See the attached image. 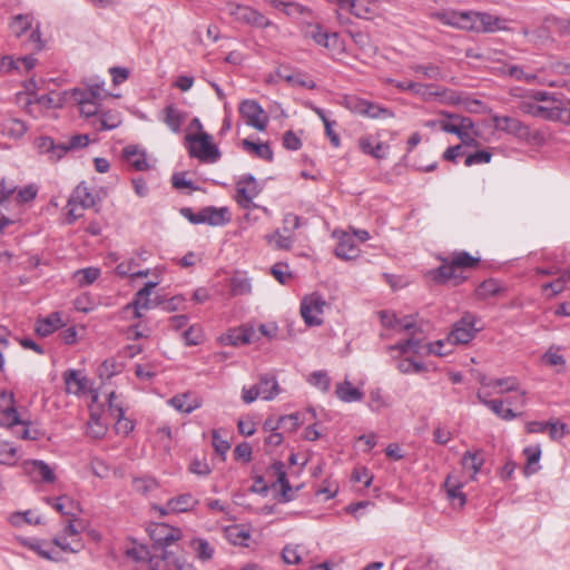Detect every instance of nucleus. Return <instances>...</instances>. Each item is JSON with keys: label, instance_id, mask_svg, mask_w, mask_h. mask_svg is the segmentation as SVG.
<instances>
[{"label": "nucleus", "instance_id": "obj_1", "mask_svg": "<svg viewBox=\"0 0 570 570\" xmlns=\"http://www.w3.org/2000/svg\"><path fill=\"white\" fill-rule=\"evenodd\" d=\"M443 24L476 33L512 31L505 19L476 11H445L439 14Z\"/></svg>", "mask_w": 570, "mask_h": 570}, {"label": "nucleus", "instance_id": "obj_2", "mask_svg": "<svg viewBox=\"0 0 570 570\" xmlns=\"http://www.w3.org/2000/svg\"><path fill=\"white\" fill-rule=\"evenodd\" d=\"M453 344L448 341V336L443 340H438L433 343L423 345L420 337L414 334L407 340L400 342L395 345H390L387 351L390 354L397 353L399 356L406 355L410 353L429 355L433 354L436 356H445L452 353Z\"/></svg>", "mask_w": 570, "mask_h": 570}, {"label": "nucleus", "instance_id": "obj_3", "mask_svg": "<svg viewBox=\"0 0 570 570\" xmlns=\"http://www.w3.org/2000/svg\"><path fill=\"white\" fill-rule=\"evenodd\" d=\"M269 4L275 11L285 14L294 21L314 28L316 32L314 30L307 31L311 36H330L328 33H320L317 17L309 7L301 2L285 0H271ZM331 36H337V33L333 32Z\"/></svg>", "mask_w": 570, "mask_h": 570}, {"label": "nucleus", "instance_id": "obj_4", "mask_svg": "<svg viewBox=\"0 0 570 570\" xmlns=\"http://www.w3.org/2000/svg\"><path fill=\"white\" fill-rule=\"evenodd\" d=\"M107 96L104 82L88 85L86 89L75 88L70 91V97L79 106L80 114L92 119L101 111L100 101Z\"/></svg>", "mask_w": 570, "mask_h": 570}, {"label": "nucleus", "instance_id": "obj_5", "mask_svg": "<svg viewBox=\"0 0 570 570\" xmlns=\"http://www.w3.org/2000/svg\"><path fill=\"white\" fill-rule=\"evenodd\" d=\"M149 535L155 544L163 549V560L168 564H171L177 570H184L185 562L176 558L173 551L165 550L166 547L180 539V529L170 527L166 523H155L149 528Z\"/></svg>", "mask_w": 570, "mask_h": 570}, {"label": "nucleus", "instance_id": "obj_6", "mask_svg": "<svg viewBox=\"0 0 570 570\" xmlns=\"http://www.w3.org/2000/svg\"><path fill=\"white\" fill-rule=\"evenodd\" d=\"M186 141L189 155L202 163L214 164L220 158L218 147L213 142L212 136L205 131L187 135Z\"/></svg>", "mask_w": 570, "mask_h": 570}, {"label": "nucleus", "instance_id": "obj_7", "mask_svg": "<svg viewBox=\"0 0 570 570\" xmlns=\"http://www.w3.org/2000/svg\"><path fill=\"white\" fill-rule=\"evenodd\" d=\"M96 204V197L90 191L89 187L85 183H80L72 191L67 207V222L72 224L82 216V213L78 209H87L94 207Z\"/></svg>", "mask_w": 570, "mask_h": 570}, {"label": "nucleus", "instance_id": "obj_8", "mask_svg": "<svg viewBox=\"0 0 570 570\" xmlns=\"http://www.w3.org/2000/svg\"><path fill=\"white\" fill-rule=\"evenodd\" d=\"M326 301L318 293L305 295L301 302V316L308 326H318L323 323Z\"/></svg>", "mask_w": 570, "mask_h": 570}, {"label": "nucleus", "instance_id": "obj_9", "mask_svg": "<svg viewBox=\"0 0 570 570\" xmlns=\"http://www.w3.org/2000/svg\"><path fill=\"white\" fill-rule=\"evenodd\" d=\"M475 324L476 317L473 314H464L461 320L453 324L452 331L448 335V341L453 345L468 344L480 331Z\"/></svg>", "mask_w": 570, "mask_h": 570}, {"label": "nucleus", "instance_id": "obj_10", "mask_svg": "<svg viewBox=\"0 0 570 570\" xmlns=\"http://www.w3.org/2000/svg\"><path fill=\"white\" fill-rule=\"evenodd\" d=\"M239 112L248 126L259 131L266 129L268 125V116L257 101H242L239 105Z\"/></svg>", "mask_w": 570, "mask_h": 570}, {"label": "nucleus", "instance_id": "obj_11", "mask_svg": "<svg viewBox=\"0 0 570 570\" xmlns=\"http://www.w3.org/2000/svg\"><path fill=\"white\" fill-rule=\"evenodd\" d=\"M451 119H458L459 124L441 121L440 129L445 132L456 135L465 146H475L478 141L471 137L470 130L473 128V121L468 117H459L455 115H446Z\"/></svg>", "mask_w": 570, "mask_h": 570}, {"label": "nucleus", "instance_id": "obj_12", "mask_svg": "<svg viewBox=\"0 0 570 570\" xmlns=\"http://www.w3.org/2000/svg\"><path fill=\"white\" fill-rule=\"evenodd\" d=\"M198 502V499H196L191 493H181L169 499L165 507L154 505V509L159 511L161 515L169 513H184L193 511L197 507Z\"/></svg>", "mask_w": 570, "mask_h": 570}, {"label": "nucleus", "instance_id": "obj_13", "mask_svg": "<svg viewBox=\"0 0 570 570\" xmlns=\"http://www.w3.org/2000/svg\"><path fill=\"white\" fill-rule=\"evenodd\" d=\"M21 468L33 482L52 483L56 480L53 470L41 460H26Z\"/></svg>", "mask_w": 570, "mask_h": 570}, {"label": "nucleus", "instance_id": "obj_14", "mask_svg": "<svg viewBox=\"0 0 570 570\" xmlns=\"http://www.w3.org/2000/svg\"><path fill=\"white\" fill-rule=\"evenodd\" d=\"M380 318L382 326L386 328L394 330L396 332H406L410 334V336L416 334L417 325L414 320V316L407 315L404 317L399 318L394 313L389 311H382L380 312Z\"/></svg>", "mask_w": 570, "mask_h": 570}, {"label": "nucleus", "instance_id": "obj_15", "mask_svg": "<svg viewBox=\"0 0 570 570\" xmlns=\"http://www.w3.org/2000/svg\"><path fill=\"white\" fill-rule=\"evenodd\" d=\"M261 188L252 175H246L236 184V200L243 208H249L253 199L259 194Z\"/></svg>", "mask_w": 570, "mask_h": 570}, {"label": "nucleus", "instance_id": "obj_16", "mask_svg": "<svg viewBox=\"0 0 570 570\" xmlns=\"http://www.w3.org/2000/svg\"><path fill=\"white\" fill-rule=\"evenodd\" d=\"M492 121L497 130L504 131L518 138H527L529 136V128L517 118L493 116Z\"/></svg>", "mask_w": 570, "mask_h": 570}, {"label": "nucleus", "instance_id": "obj_17", "mask_svg": "<svg viewBox=\"0 0 570 570\" xmlns=\"http://www.w3.org/2000/svg\"><path fill=\"white\" fill-rule=\"evenodd\" d=\"M10 31L14 36H39V23L35 20L32 14H18L12 18L10 22Z\"/></svg>", "mask_w": 570, "mask_h": 570}, {"label": "nucleus", "instance_id": "obj_18", "mask_svg": "<svg viewBox=\"0 0 570 570\" xmlns=\"http://www.w3.org/2000/svg\"><path fill=\"white\" fill-rule=\"evenodd\" d=\"M158 285V282H148L145 284L142 288H140L131 303L127 304L125 309H134V316L136 318L141 317V309H148L150 308V299L149 296L153 292V289Z\"/></svg>", "mask_w": 570, "mask_h": 570}, {"label": "nucleus", "instance_id": "obj_19", "mask_svg": "<svg viewBox=\"0 0 570 570\" xmlns=\"http://www.w3.org/2000/svg\"><path fill=\"white\" fill-rule=\"evenodd\" d=\"M66 391L70 394L79 395L88 389V379L77 370H68L63 373Z\"/></svg>", "mask_w": 570, "mask_h": 570}, {"label": "nucleus", "instance_id": "obj_20", "mask_svg": "<svg viewBox=\"0 0 570 570\" xmlns=\"http://www.w3.org/2000/svg\"><path fill=\"white\" fill-rule=\"evenodd\" d=\"M276 76L279 79L288 82L293 87L313 89L316 86L315 82L311 78H308L306 73L302 71L289 72L287 68H279L276 71Z\"/></svg>", "mask_w": 570, "mask_h": 570}, {"label": "nucleus", "instance_id": "obj_21", "mask_svg": "<svg viewBox=\"0 0 570 570\" xmlns=\"http://www.w3.org/2000/svg\"><path fill=\"white\" fill-rule=\"evenodd\" d=\"M335 395L336 397L344 403L358 402L363 399L364 393L352 385V383L346 379L341 383H337L335 386Z\"/></svg>", "mask_w": 570, "mask_h": 570}, {"label": "nucleus", "instance_id": "obj_22", "mask_svg": "<svg viewBox=\"0 0 570 570\" xmlns=\"http://www.w3.org/2000/svg\"><path fill=\"white\" fill-rule=\"evenodd\" d=\"M481 384L487 387L498 389L497 393L519 392L520 384L515 376H508L501 379H485L481 380Z\"/></svg>", "mask_w": 570, "mask_h": 570}, {"label": "nucleus", "instance_id": "obj_23", "mask_svg": "<svg viewBox=\"0 0 570 570\" xmlns=\"http://www.w3.org/2000/svg\"><path fill=\"white\" fill-rule=\"evenodd\" d=\"M358 254L360 249L354 240V236L344 233L335 248V255L343 259H354Z\"/></svg>", "mask_w": 570, "mask_h": 570}, {"label": "nucleus", "instance_id": "obj_24", "mask_svg": "<svg viewBox=\"0 0 570 570\" xmlns=\"http://www.w3.org/2000/svg\"><path fill=\"white\" fill-rule=\"evenodd\" d=\"M121 124L120 114L114 110L100 111L99 115L91 120V125L97 130L115 129Z\"/></svg>", "mask_w": 570, "mask_h": 570}, {"label": "nucleus", "instance_id": "obj_25", "mask_svg": "<svg viewBox=\"0 0 570 570\" xmlns=\"http://www.w3.org/2000/svg\"><path fill=\"white\" fill-rule=\"evenodd\" d=\"M485 462L484 453L481 450L466 451L461 460V464L465 471H471V479L474 480L475 475L481 471Z\"/></svg>", "mask_w": 570, "mask_h": 570}, {"label": "nucleus", "instance_id": "obj_26", "mask_svg": "<svg viewBox=\"0 0 570 570\" xmlns=\"http://www.w3.org/2000/svg\"><path fill=\"white\" fill-rule=\"evenodd\" d=\"M63 325L61 316L58 312L49 314L45 318H39L36 323V332L38 335L46 337Z\"/></svg>", "mask_w": 570, "mask_h": 570}, {"label": "nucleus", "instance_id": "obj_27", "mask_svg": "<svg viewBox=\"0 0 570 570\" xmlns=\"http://www.w3.org/2000/svg\"><path fill=\"white\" fill-rule=\"evenodd\" d=\"M335 3L340 10L347 11L353 16L362 19H367L371 16V9L365 3L358 0H328Z\"/></svg>", "mask_w": 570, "mask_h": 570}, {"label": "nucleus", "instance_id": "obj_28", "mask_svg": "<svg viewBox=\"0 0 570 570\" xmlns=\"http://www.w3.org/2000/svg\"><path fill=\"white\" fill-rule=\"evenodd\" d=\"M358 146L364 154L371 155L376 159H383L386 157L389 146L384 142L377 141L374 144L372 137L364 136L358 140Z\"/></svg>", "mask_w": 570, "mask_h": 570}, {"label": "nucleus", "instance_id": "obj_29", "mask_svg": "<svg viewBox=\"0 0 570 570\" xmlns=\"http://www.w3.org/2000/svg\"><path fill=\"white\" fill-rule=\"evenodd\" d=\"M186 119V114L180 111L176 106L168 105L163 110V121L167 125V127L174 131L178 132L183 122Z\"/></svg>", "mask_w": 570, "mask_h": 570}, {"label": "nucleus", "instance_id": "obj_30", "mask_svg": "<svg viewBox=\"0 0 570 570\" xmlns=\"http://www.w3.org/2000/svg\"><path fill=\"white\" fill-rule=\"evenodd\" d=\"M479 401L488 406L494 414L503 420H513L517 414L509 407H504V401L502 400H489L481 392L478 393Z\"/></svg>", "mask_w": 570, "mask_h": 570}, {"label": "nucleus", "instance_id": "obj_31", "mask_svg": "<svg viewBox=\"0 0 570 570\" xmlns=\"http://www.w3.org/2000/svg\"><path fill=\"white\" fill-rule=\"evenodd\" d=\"M242 146L244 150L254 155L255 157L267 161L273 160V151L267 142H254L249 139H244L242 141Z\"/></svg>", "mask_w": 570, "mask_h": 570}, {"label": "nucleus", "instance_id": "obj_32", "mask_svg": "<svg viewBox=\"0 0 570 570\" xmlns=\"http://www.w3.org/2000/svg\"><path fill=\"white\" fill-rule=\"evenodd\" d=\"M124 157L127 163L136 170H146L149 167L145 153L135 146L126 147L124 149Z\"/></svg>", "mask_w": 570, "mask_h": 570}, {"label": "nucleus", "instance_id": "obj_33", "mask_svg": "<svg viewBox=\"0 0 570 570\" xmlns=\"http://www.w3.org/2000/svg\"><path fill=\"white\" fill-rule=\"evenodd\" d=\"M261 399L265 401L273 400L279 392L278 383L274 376L263 375L257 383Z\"/></svg>", "mask_w": 570, "mask_h": 570}, {"label": "nucleus", "instance_id": "obj_34", "mask_svg": "<svg viewBox=\"0 0 570 570\" xmlns=\"http://www.w3.org/2000/svg\"><path fill=\"white\" fill-rule=\"evenodd\" d=\"M458 271L449 259H444L443 264L438 268L436 279L441 282L453 281L454 285H458L464 279V276L459 274Z\"/></svg>", "mask_w": 570, "mask_h": 570}, {"label": "nucleus", "instance_id": "obj_35", "mask_svg": "<svg viewBox=\"0 0 570 570\" xmlns=\"http://www.w3.org/2000/svg\"><path fill=\"white\" fill-rule=\"evenodd\" d=\"M204 216V224L212 226H222L228 222L226 208L205 207L202 209Z\"/></svg>", "mask_w": 570, "mask_h": 570}, {"label": "nucleus", "instance_id": "obj_36", "mask_svg": "<svg viewBox=\"0 0 570 570\" xmlns=\"http://www.w3.org/2000/svg\"><path fill=\"white\" fill-rule=\"evenodd\" d=\"M444 488L450 500L453 502L458 501L460 508L465 504L466 498L465 494L461 491V482L454 480L452 475H449L444 482Z\"/></svg>", "mask_w": 570, "mask_h": 570}, {"label": "nucleus", "instance_id": "obj_37", "mask_svg": "<svg viewBox=\"0 0 570 570\" xmlns=\"http://www.w3.org/2000/svg\"><path fill=\"white\" fill-rule=\"evenodd\" d=\"M361 116L371 119H384L394 117V112L386 107L366 100Z\"/></svg>", "mask_w": 570, "mask_h": 570}, {"label": "nucleus", "instance_id": "obj_38", "mask_svg": "<svg viewBox=\"0 0 570 570\" xmlns=\"http://www.w3.org/2000/svg\"><path fill=\"white\" fill-rule=\"evenodd\" d=\"M159 488V483L151 476H136L132 479V490L141 495H148Z\"/></svg>", "mask_w": 570, "mask_h": 570}, {"label": "nucleus", "instance_id": "obj_39", "mask_svg": "<svg viewBox=\"0 0 570 570\" xmlns=\"http://www.w3.org/2000/svg\"><path fill=\"white\" fill-rule=\"evenodd\" d=\"M18 460V449L11 442L0 440V464L12 466Z\"/></svg>", "mask_w": 570, "mask_h": 570}, {"label": "nucleus", "instance_id": "obj_40", "mask_svg": "<svg viewBox=\"0 0 570 570\" xmlns=\"http://www.w3.org/2000/svg\"><path fill=\"white\" fill-rule=\"evenodd\" d=\"M169 403L183 413H190L200 405L197 399H190L188 394L176 395L170 399Z\"/></svg>", "mask_w": 570, "mask_h": 570}, {"label": "nucleus", "instance_id": "obj_41", "mask_svg": "<svg viewBox=\"0 0 570 570\" xmlns=\"http://www.w3.org/2000/svg\"><path fill=\"white\" fill-rule=\"evenodd\" d=\"M458 269L473 268L478 265L479 258L471 256L468 252H454L448 258Z\"/></svg>", "mask_w": 570, "mask_h": 570}, {"label": "nucleus", "instance_id": "obj_42", "mask_svg": "<svg viewBox=\"0 0 570 570\" xmlns=\"http://www.w3.org/2000/svg\"><path fill=\"white\" fill-rule=\"evenodd\" d=\"M26 131H27V126L24 125L23 121H21L19 119H10V120L6 121L1 128L2 135L13 138V139L21 138L26 134Z\"/></svg>", "mask_w": 570, "mask_h": 570}, {"label": "nucleus", "instance_id": "obj_43", "mask_svg": "<svg viewBox=\"0 0 570 570\" xmlns=\"http://www.w3.org/2000/svg\"><path fill=\"white\" fill-rule=\"evenodd\" d=\"M23 544L47 560H51V561H56V562L61 561V557L58 551L46 549L43 547L45 543H42L38 540H29L28 539V540L23 541Z\"/></svg>", "mask_w": 570, "mask_h": 570}, {"label": "nucleus", "instance_id": "obj_44", "mask_svg": "<svg viewBox=\"0 0 570 570\" xmlns=\"http://www.w3.org/2000/svg\"><path fill=\"white\" fill-rule=\"evenodd\" d=\"M238 14L246 22L258 28L266 27L269 24L268 20L263 14L248 7L239 8Z\"/></svg>", "mask_w": 570, "mask_h": 570}, {"label": "nucleus", "instance_id": "obj_45", "mask_svg": "<svg viewBox=\"0 0 570 570\" xmlns=\"http://www.w3.org/2000/svg\"><path fill=\"white\" fill-rule=\"evenodd\" d=\"M100 276V269L97 267H87L78 269L73 274V278L79 286L91 285Z\"/></svg>", "mask_w": 570, "mask_h": 570}, {"label": "nucleus", "instance_id": "obj_46", "mask_svg": "<svg viewBox=\"0 0 570 570\" xmlns=\"http://www.w3.org/2000/svg\"><path fill=\"white\" fill-rule=\"evenodd\" d=\"M303 547L286 544L282 551V559L286 564H299L303 560Z\"/></svg>", "mask_w": 570, "mask_h": 570}, {"label": "nucleus", "instance_id": "obj_47", "mask_svg": "<svg viewBox=\"0 0 570 570\" xmlns=\"http://www.w3.org/2000/svg\"><path fill=\"white\" fill-rule=\"evenodd\" d=\"M66 535L61 534L52 540V543L63 552L78 553L83 549V543L80 539H72L71 542L67 541Z\"/></svg>", "mask_w": 570, "mask_h": 570}, {"label": "nucleus", "instance_id": "obj_48", "mask_svg": "<svg viewBox=\"0 0 570 570\" xmlns=\"http://www.w3.org/2000/svg\"><path fill=\"white\" fill-rule=\"evenodd\" d=\"M265 240L275 249H289L293 245V237L281 234L279 230H275L272 234L265 236Z\"/></svg>", "mask_w": 570, "mask_h": 570}, {"label": "nucleus", "instance_id": "obj_49", "mask_svg": "<svg viewBox=\"0 0 570 570\" xmlns=\"http://www.w3.org/2000/svg\"><path fill=\"white\" fill-rule=\"evenodd\" d=\"M38 148L40 153L48 154L50 159L56 161L62 158L60 154V144L56 145L50 137H42L38 141Z\"/></svg>", "mask_w": 570, "mask_h": 570}, {"label": "nucleus", "instance_id": "obj_50", "mask_svg": "<svg viewBox=\"0 0 570 570\" xmlns=\"http://www.w3.org/2000/svg\"><path fill=\"white\" fill-rule=\"evenodd\" d=\"M20 429L13 430V434L22 440H39L43 436V432L37 428H32L30 422L21 421Z\"/></svg>", "mask_w": 570, "mask_h": 570}, {"label": "nucleus", "instance_id": "obj_51", "mask_svg": "<svg viewBox=\"0 0 570 570\" xmlns=\"http://www.w3.org/2000/svg\"><path fill=\"white\" fill-rule=\"evenodd\" d=\"M21 421L22 420L20 419V415H19L17 409L14 407V405L6 406L2 410V414L0 417L1 426L8 428V429H13L14 426L19 425L21 423Z\"/></svg>", "mask_w": 570, "mask_h": 570}, {"label": "nucleus", "instance_id": "obj_52", "mask_svg": "<svg viewBox=\"0 0 570 570\" xmlns=\"http://www.w3.org/2000/svg\"><path fill=\"white\" fill-rule=\"evenodd\" d=\"M502 287L500 283L493 278L487 279L476 288V295L480 298H488L498 295Z\"/></svg>", "mask_w": 570, "mask_h": 570}, {"label": "nucleus", "instance_id": "obj_53", "mask_svg": "<svg viewBox=\"0 0 570 570\" xmlns=\"http://www.w3.org/2000/svg\"><path fill=\"white\" fill-rule=\"evenodd\" d=\"M396 367L401 373L404 374L423 373L426 371V366L424 365V363L414 361L411 357L401 358L397 362Z\"/></svg>", "mask_w": 570, "mask_h": 570}, {"label": "nucleus", "instance_id": "obj_54", "mask_svg": "<svg viewBox=\"0 0 570 570\" xmlns=\"http://www.w3.org/2000/svg\"><path fill=\"white\" fill-rule=\"evenodd\" d=\"M88 144V135H75L70 137L66 142L60 144V154L63 156L67 151L83 148Z\"/></svg>", "mask_w": 570, "mask_h": 570}, {"label": "nucleus", "instance_id": "obj_55", "mask_svg": "<svg viewBox=\"0 0 570 570\" xmlns=\"http://www.w3.org/2000/svg\"><path fill=\"white\" fill-rule=\"evenodd\" d=\"M544 31L549 33H569L570 21L557 18H547L544 21Z\"/></svg>", "mask_w": 570, "mask_h": 570}, {"label": "nucleus", "instance_id": "obj_56", "mask_svg": "<svg viewBox=\"0 0 570 570\" xmlns=\"http://www.w3.org/2000/svg\"><path fill=\"white\" fill-rule=\"evenodd\" d=\"M308 383L326 393L331 386V379L326 371H315L309 375Z\"/></svg>", "mask_w": 570, "mask_h": 570}, {"label": "nucleus", "instance_id": "obj_57", "mask_svg": "<svg viewBox=\"0 0 570 570\" xmlns=\"http://www.w3.org/2000/svg\"><path fill=\"white\" fill-rule=\"evenodd\" d=\"M39 187L36 184H29L22 188H17L16 202L18 204H28L36 199Z\"/></svg>", "mask_w": 570, "mask_h": 570}, {"label": "nucleus", "instance_id": "obj_58", "mask_svg": "<svg viewBox=\"0 0 570 570\" xmlns=\"http://www.w3.org/2000/svg\"><path fill=\"white\" fill-rule=\"evenodd\" d=\"M366 99L346 95L342 98L340 104L345 107L347 110H350L353 114L362 115L363 108L365 106Z\"/></svg>", "mask_w": 570, "mask_h": 570}, {"label": "nucleus", "instance_id": "obj_59", "mask_svg": "<svg viewBox=\"0 0 570 570\" xmlns=\"http://www.w3.org/2000/svg\"><path fill=\"white\" fill-rule=\"evenodd\" d=\"M193 548L197 554V557L202 561H208L214 556V548L209 544L208 541L204 539H196L193 541Z\"/></svg>", "mask_w": 570, "mask_h": 570}, {"label": "nucleus", "instance_id": "obj_60", "mask_svg": "<svg viewBox=\"0 0 570 570\" xmlns=\"http://www.w3.org/2000/svg\"><path fill=\"white\" fill-rule=\"evenodd\" d=\"M252 291V285L248 278L244 276H235L230 283V292L233 295H247Z\"/></svg>", "mask_w": 570, "mask_h": 570}, {"label": "nucleus", "instance_id": "obj_61", "mask_svg": "<svg viewBox=\"0 0 570 570\" xmlns=\"http://www.w3.org/2000/svg\"><path fill=\"white\" fill-rule=\"evenodd\" d=\"M318 46L326 48L331 55L340 53L344 50L343 38H314Z\"/></svg>", "mask_w": 570, "mask_h": 570}, {"label": "nucleus", "instance_id": "obj_62", "mask_svg": "<svg viewBox=\"0 0 570 570\" xmlns=\"http://www.w3.org/2000/svg\"><path fill=\"white\" fill-rule=\"evenodd\" d=\"M140 267L139 259L131 257L117 265L115 273L120 277H131L135 269Z\"/></svg>", "mask_w": 570, "mask_h": 570}, {"label": "nucleus", "instance_id": "obj_63", "mask_svg": "<svg viewBox=\"0 0 570 570\" xmlns=\"http://www.w3.org/2000/svg\"><path fill=\"white\" fill-rule=\"evenodd\" d=\"M47 502L52 505L61 514L71 515L73 514L71 507L73 501L68 497H61L58 499L48 498Z\"/></svg>", "mask_w": 570, "mask_h": 570}, {"label": "nucleus", "instance_id": "obj_64", "mask_svg": "<svg viewBox=\"0 0 570 570\" xmlns=\"http://www.w3.org/2000/svg\"><path fill=\"white\" fill-rule=\"evenodd\" d=\"M253 332L247 328L235 330L228 334L227 340L232 345L247 344L252 342Z\"/></svg>", "mask_w": 570, "mask_h": 570}]
</instances>
